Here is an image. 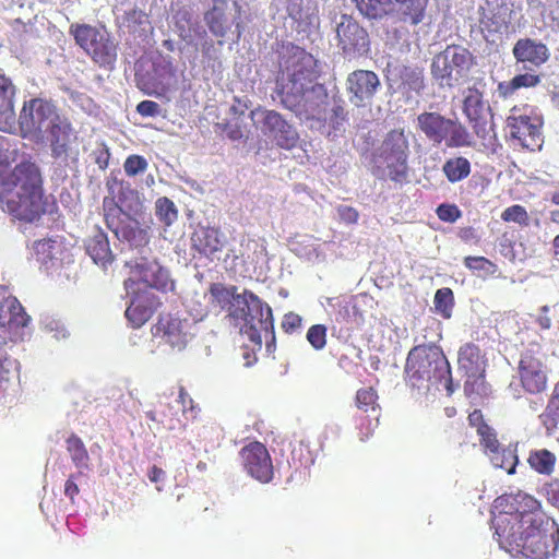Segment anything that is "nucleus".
<instances>
[{"label": "nucleus", "mask_w": 559, "mask_h": 559, "mask_svg": "<svg viewBox=\"0 0 559 559\" xmlns=\"http://www.w3.org/2000/svg\"><path fill=\"white\" fill-rule=\"evenodd\" d=\"M512 55L518 63H528L532 67L539 68L549 60L550 50L540 40L523 37L519 38L513 45Z\"/></svg>", "instance_id": "nucleus-21"}, {"label": "nucleus", "mask_w": 559, "mask_h": 559, "mask_svg": "<svg viewBox=\"0 0 559 559\" xmlns=\"http://www.w3.org/2000/svg\"><path fill=\"white\" fill-rule=\"evenodd\" d=\"M433 304L436 311L444 319H449L452 316V309L454 307V295L452 289L449 287L438 289L435 294Z\"/></svg>", "instance_id": "nucleus-48"}, {"label": "nucleus", "mask_w": 559, "mask_h": 559, "mask_svg": "<svg viewBox=\"0 0 559 559\" xmlns=\"http://www.w3.org/2000/svg\"><path fill=\"white\" fill-rule=\"evenodd\" d=\"M104 28H99L86 23H72L69 27V34L73 37L75 44L85 51Z\"/></svg>", "instance_id": "nucleus-39"}, {"label": "nucleus", "mask_w": 559, "mask_h": 559, "mask_svg": "<svg viewBox=\"0 0 559 559\" xmlns=\"http://www.w3.org/2000/svg\"><path fill=\"white\" fill-rule=\"evenodd\" d=\"M213 5L204 13V21L210 32L216 37H225L230 28V21L227 16V0H212Z\"/></svg>", "instance_id": "nucleus-32"}, {"label": "nucleus", "mask_w": 559, "mask_h": 559, "mask_svg": "<svg viewBox=\"0 0 559 559\" xmlns=\"http://www.w3.org/2000/svg\"><path fill=\"white\" fill-rule=\"evenodd\" d=\"M501 219L503 222H513L526 226L528 224V214L524 206L520 204H514L507 207L501 213Z\"/></svg>", "instance_id": "nucleus-55"}, {"label": "nucleus", "mask_w": 559, "mask_h": 559, "mask_svg": "<svg viewBox=\"0 0 559 559\" xmlns=\"http://www.w3.org/2000/svg\"><path fill=\"white\" fill-rule=\"evenodd\" d=\"M160 111V106L153 100H142L136 105V112L142 117H156Z\"/></svg>", "instance_id": "nucleus-58"}, {"label": "nucleus", "mask_w": 559, "mask_h": 559, "mask_svg": "<svg viewBox=\"0 0 559 559\" xmlns=\"http://www.w3.org/2000/svg\"><path fill=\"white\" fill-rule=\"evenodd\" d=\"M93 155L99 169L105 170L108 168L111 154L109 147L105 143L97 147Z\"/></svg>", "instance_id": "nucleus-59"}, {"label": "nucleus", "mask_w": 559, "mask_h": 559, "mask_svg": "<svg viewBox=\"0 0 559 559\" xmlns=\"http://www.w3.org/2000/svg\"><path fill=\"white\" fill-rule=\"evenodd\" d=\"M139 88L147 95L162 96L167 93L168 87L155 78L136 75Z\"/></svg>", "instance_id": "nucleus-50"}, {"label": "nucleus", "mask_w": 559, "mask_h": 559, "mask_svg": "<svg viewBox=\"0 0 559 559\" xmlns=\"http://www.w3.org/2000/svg\"><path fill=\"white\" fill-rule=\"evenodd\" d=\"M155 212L158 219L166 226H170L178 218V210L175 203L167 197L156 200Z\"/></svg>", "instance_id": "nucleus-47"}, {"label": "nucleus", "mask_w": 559, "mask_h": 559, "mask_svg": "<svg viewBox=\"0 0 559 559\" xmlns=\"http://www.w3.org/2000/svg\"><path fill=\"white\" fill-rule=\"evenodd\" d=\"M67 451L69 452L73 464L76 467H87L88 466V452L80 437L72 433L66 441Z\"/></svg>", "instance_id": "nucleus-44"}, {"label": "nucleus", "mask_w": 559, "mask_h": 559, "mask_svg": "<svg viewBox=\"0 0 559 559\" xmlns=\"http://www.w3.org/2000/svg\"><path fill=\"white\" fill-rule=\"evenodd\" d=\"M178 399H179L178 402L182 406V412L183 413L189 412V413H191L192 417H195L197 411H195L194 402L182 385L179 386Z\"/></svg>", "instance_id": "nucleus-62"}, {"label": "nucleus", "mask_w": 559, "mask_h": 559, "mask_svg": "<svg viewBox=\"0 0 559 559\" xmlns=\"http://www.w3.org/2000/svg\"><path fill=\"white\" fill-rule=\"evenodd\" d=\"M481 24L490 33H502L508 28V22L499 12H489L484 14Z\"/></svg>", "instance_id": "nucleus-53"}, {"label": "nucleus", "mask_w": 559, "mask_h": 559, "mask_svg": "<svg viewBox=\"0 0 559 559\" xmlns=\"http://www.w3.org/2000/svg\"><path fill=\"white\" fill-rule=\"evenodd\" d=\"M209 293L210 304L213 307L227 310L230 317L239 319V312L234 309V302H242L243 295L237 294L236 286L227 287L222 283H213L210 285Z\"/></svg>", "instance_id": "nucleus-28"}, {"label": "nucleus", "mask_w": 559, "mask_h": 559, "mask_svg": "<svg viewBox=\"0 0 559 559\" xmlns=\"http://www.w3.org/2000/svg\"><path fill=\"white\" fill-rule=\"evenodd\" d=\"M463 94V114L466 116L468 122L472 124V128L474 129L475 133L479 138L485 139L488 133V130L487 121L484 119V111L486 105L484 99V92L477 87V84H474L473 86H468Z\"/></svg>", "instance_id": "nucleus-19"}, {"label": "nucleus", "mask_w": 559, "mask_h": 559, "mask_svg": "<svg viewBox=\"0 0 559 559\" xmlns=\"http://www.w3.org/2000/svg\"><path fill=\"white\" fill-rule=\"evenodd\" d=\"M493 507L497 514L492 524L498 540L513 535L525 526L542 525L543 520L549 516L538 499L522 490L499 496L495 499Z\"/></svg>", "instance_id": "nucleus-2"}, {"label": "nucleus", "mask_w": 559, "mask_h": 559, "mask_svg": "<svg viewBox=\"0 0 559 559\" xmlns=\"http://www.w3.org/2000/svg\"><path fill=\"white\" fill-rule=\"evenodd\" d=\"M243 471L261 484H269L274 477V466L267 448L260 441H250L239 451Z\"/></svg>", "instance_id": "nucleus-13"}, {"label": "nucleus", "mask_w": 559, "mask_h": 559, "mask_svg": "<svg viewBox=\"0 0 559 559\" xmlns=\"http://www.w3.org/2000/svg\"><path fill=\"white\" fill-rule=\"evenodd\" d=\"M328 329L324 324L311 325L307 332V341L316 349H323L326 345Z\"/></svg>", "instance_id": "nucleus-54"}, {"label": "nucleus", "mask_w": 559, "mask_h": 559, "mask_svg": "<svg viewBox=\"0 0 559 559\" xmlns=\"http://www.w3.org/2000/svg\"><path fill=\"white\" fill-rule=\"evenodd\" d=\"M147 167L148 163L146 158L138 154L129 155L123 163L124 173L129 177H134L136 175L145 173Z\"/></svg>", "instance_id": "nucleus-52"}, {"label": "nucleus", "mask_w": 559, "mask_h": 559, "mask_svg": "<svg viewBox=\"0 0 559 559\" xmlns=\"http://www.w3.org/2000/svg\"><path fill=\"white\" fill-rule=\"evenodd\" d=\"M191 247L204 257H211L221 251L223 240L219 229L210 226H199L191 235Z\"/></svg>", "instance_id": "nucleus-27"}, {"label": "nucleus", "mask_w": 559, "mask_h": 559, "mask_svg": "<svg viewBox=\"0 0 559 559\" xmlns=\"http://www.w3.org/2000/svg\"><path fill=\"white\" fill-rule=\"evenodd\" d=\"M477 435L479 436L480 445L485 449L487 455L500 447L497 433L490 426H483Z\"/></svg>", "instance_id": "nucleus-56"}, {"label": "nucleus", "mask_w": 559, "mask_h": 559, "mask_svg": "<svg viewBox=\"0 0 559 559\" xmlns=\"http://www.w3.org/2000/svg\"><path fill=\"white\" fill-rule=\"evenodd\" d=\"M377 400V392L372 388L359 389L356 393V405L362 411L361 414H380Z\"/></svg>", "instance_id": "nucleus-45"}, {"label": "nucleus", "mask_w": 559, "mask_h": 559, "mask_svg": "<svg viewBox=\"0 0 559 559\" xmlns=\"http://www.w3.org/2000/svg\"><path fill=\"white\" fill-rule=\"evenodd\" d=\"M464 265L473 271L483 273L485 275L493 274L496 272V264L485 257H465Z\"/></svg>", "instance_id": "nucleus-51"}, {"label": "nucleus", "mask_w": 559, "mask_h": 559, "mask_svg": "<svg viewBox=\"0 0 559 559\" xmlns=\"http://www.w3.org/2000/svg\"><path fill=\"white\" fill-rule=\"evenodd\" d=\"M400 78L407 91L419 93L424 88V74L418 68L403 67Z\"/></svg>", "instance_id": "nucleus-49"}, {"label": "nucleus", "mask_w": 559, "mask_h": 559, "mask_svg": "<svg viewBox=\"0 0 559 559\" xmlns=\"http://www.w3.org/2000/svg\"><path fill=\"white\" fill-rule=\"evenodd\" d=\"M499 545L512 556L527 559H548L559 547V524L548 516L542 525L534 524L499 539Z\"/></svg>", "instance_id": "nucleus-3"}, {"label": "nucleus", "mask_w": 559, "mask_h": 559, "mask_svg": "<svg viewBox=\"0 0 559 559\" xmlns=\"http://www.w3.org/2000/svg\"><path fill=\"white\" fill-rule=\"evenodd\" d=\"M15 85L11 79L0 74V131L12 132L15 126Z\"/></svg>", "instance_id": "nucleus-26"}, {"label": "nucleus", "mask_w": 559, "mask_h": 559, "mask_svg": "<svg viewBox=\"0 0 559 559\" xmlns=\"http://www.w3.org/2000/svg\"><path fill=\"white\" fill-rule=\"evenodd\" d=\"M547 354L538 343H532L525 348L518 362V377L522 390L530 395L544 393L548 386L550 369Z\"/></svg>", "instance_id": "nucleus-9"}, {"label": "nucleus", "mask_w": 559, "mask_h": 559, "mask_svg": "<svg viewBox=\"0 0 559 559\" xmlns=\"http://www.w3.org/2000/svg\"><path fill=\"white\" fill-rule=\"evenodd\" d=\"M86 252L96 264L106 267L114 260L107 235L97 230L86 242Z\"/></svg>", "instance_id": "nucleus-34"}, {"label": "nucleus", "mask_w": 559, "mask_h": 559, "mask_svg": "<svg viewBox=\"0 0 559 559\" xmlns=\"http://www.w3.org/2000/svg\"><path fill=\"white\" fill-rule=\"evenodd\" d=\"M47 131L52 156L56 158L67 157L71 145L76 141V134L73 132L71 123L59 116Z\"/></svg>", "instance_id": "nucleus-24"}, {"label": "nucleus", "mask_w": 559, "mask_h": 559, "mask_svg": "<svg viewBox=\"0 0 559 559\" xmlns=\"http://www.w3.org/2000/svg\"><path fill=\"white\" fill-rule=\"evenodd\" d=\"M103 211L106 226L118 237L131 240L134 237V229L128 224L133 213L128 212L115 198L105 197L103 200Z\"/></svg>", "instance_id": "nucleus-20"}, {"label": "nucleus", "mask_w": 559, "mask_h": 559, "mask_svg": "<svg viewBox=\"0 0 559 559\" xmlns=\"http://www.w3.org/2000/svg\"><path fill=\"white\" fill-rule=\"evenodd\" d=\"M84 52L99 68L111 71L115 69L118 59V44L104 28L97 39Z\"/></svg>", "instance_id": "nucleus-22"}, {"label": "nucleus", "mask_w": 559, "mask_h": 559, "mask_svg": "<svg viewBox=\"0 0 559 559\" xmlns=\"http://www.w3.org/2000/svg\"><path fill=\"white\" fill-rule=\"evenodd\" d=\"M380 414H360L356 417V428L361 442H366L373 436L379 426Z\"/></svg>", "instance_id": "nucleus-46"}, {"label": "nucleus", "mask_w": 559, "mask_h": 559, "mask_svg": "<svg viewBox=\"0 0 559 559\" xmlns=\"http://www.w3.org/2000/svg\"><path fill=\"white\" fill-rule=\"evenodd\" d=\"M405 378L411 386L418 389L425 383L444 381L449 394L453 392L450 364L442 348L435 344L417 345L408 352Z\"/></svg>", "instance_id": "nucleus-4"}, {"label": "nucleus", "mask_w": 559, "mask_h": 559, "mask_svg": "<svg viewBox=\"0 0 559 559\" xmlns=\"http://www.w3.org/2000/svg\"><path fill=\"white\" fill-rule=\"evenodd\" d=\"M409 142L404 129L389 131L372 154L371 173L379 179L403 185L408 181Z\"/></svg>", "instance_id": "nucleus-5"}, {"label": "nucleus", "mask_w": 559, "mask_h": 559, "mask_svg": "<svg viewBox=\"0 0 559 559\" xmlns=\"http://www.w3.org/2000/svg\"><path fill=\"white\" fill-rule=\"evenodd\" d=\"M507 126L511 138L518 140L523 147L533 152L542 148L544 118L537 108L530 105L514 106L507 118Z\"/></svg>", "instance_id": "nucleus-10"}, {"label": "nucleus", "mask_w": 559, "mask_h": 559, "mask_svg": "<svg viewBox=\"0 0 559 559\" xmlns=\"http://www.w3.org/2000/svg\"><path fill=\"white\" fill-rule=\"evenodd\" d=\"M475 64L476 58L467 48L451 45L432 59L431 75L441 88H453L466 81Z\"/></svg>", "instance_id": "nucleus-7"}, {"label": "nucleus", "mask_w": 559, "mask_h": 559, "mask_svg": "<svg viewBox=\"0 0 559 559\" xmlns=\"http://www.w3.org/2000/svg\"><path fill=\"white\" fill-rule=\"evenodd\" d=\"M464 382V393L473 402L488 397L491 393L489 383L485 379V372L467 373Z\"/></svg>", "instance_id": "nucleus-37"}, {"label": "nucleus", "mask_w": 559, "mask_h": 559, "mask_svg": "<svg viewBox=\"0 0 559 559\" xmlns=\"http://www.w3.org/2000/svg\"><path fill=\"white\" fill-rule=\"evenodd\" d=\"M79 476H81V473L70 475L64 484V495L71 500L72 503L80 492L79 486L76 484Z\"/></svg>", "instance_id": "nucleus-64"}, {"label": "nucleus", "mask_w": 559, "mask_h": 559, "mask_svg": "<svg viewBox=\"0 0 559 559\" xmlns=\"http://www.w3.org/2000/svg\"><path fill=\"white\" fill-rule=\"evenodd\" d=\"M264 132H269L276 145L284 150H293L298 145L299 134L296 129L275 110H262Z\"/></svg>", "instance_id": "nucleus-18"}, {"label": "nucleus", "mask_w": 559, "mask_h": 559, "mask_svg": "<svg viewBox=\"0 0 559 559\" xmlns=\"http://www.w3.org/2000/svg\"><path fill=\"white\" fill-rule=\"evenodd\" d=\"M429 0H393L391 13H394L402 23L416 26L426 16Z\"/></svg>", "instance_id": "nucleus-29"}, {"label": "nucleus", "mask_w": 559, "mask_h": 559, "mask_svg": "<svg viewBox=\"0 0 559 559\" xmlns=\"http://www.w3.org/2000/svg\"><path fill=\"white\" fill-rule=\"evenodd\" d=\"M187 326V320H181L169 313L163 314L155 325V334L160 335L170 346L181 349L188 342Z\"/></svg>", "instance_id": "nucleus-23"}, {"label": "nucleus", "mask_w": 559, "mask_h": 559, "mask_svg": "<svg viewBox=\"0 0 559 559\" xmlns=\"http://www.w3.org/2000/svg\"><path fill=\"white\" fill-rule=\"evenodd\" d=\"M361 14L369 19H381L391 14L393 0H355Z\"/></svg>", "instance_id": "nucleus-41"}, {"label": "nucleus", "mask_w": 559, "mask_h": 559, "mask_svg": "<svg viewBox=\"0 0 559 559\" xmlns=\"http://www.w3.org/2000/svg\"><path fill=\"white\" fill-rule=\"evenodd\" d=\"M59 117L55 105L43 98L24 102L19 116V128L22 138L41 140L44 133Z\"/></svg>", "instance_id": "nucleus-11"}, {"label": "nucleus", "mask_w": 559, "mask_h": 559, "mask_svg": "<svg viewBox=\"0 0 559 559\" xmlns=\"http://www.w3.org/2000/svg\"><path fill=\"white\" fill-rule=\"evenodd\" d=\"M527 462L530 466L542 475H550L555 471L556 455L547 449L530 452Z\"/></svg>", "instance_id": "nucleus-40"}, {"label": "nucleus", "mask_w": 559, "mask_h": 559, "mask_svg": "<svg viewBox=\"0 0 559 559\" xmlns=\"http://www.w3.org/2000/svg\"><path fill=\"white\" fill-rule=\"evenodd\" d=\"M109 198H115L121 207L127 210L134 215L140 213L142 210V202L139 193L133 190L129 183L122 180L112 179L107 182Z\"/></svg>", "instance_id": "nucleus-30"}, {"label": "nucleus", "mask_w": 559, "mask_h": 559, "mask_svg": "<svg viewBox=\"0 0 559 559\" xmlns=\"http://www.w3.org/2000/svg\"><path fill=\"white\" fill-rule=\"evenodd\" d=\"M495 467L504 469L508 474H514L515 467L519 463L516 451L509 448H497L496 451L488 454Z\"/></svg>", "instance_id": "nucleus-43"}, {"label": "nucleus", "mask_w": 559, "mask_h": 559, "mask_svg": "<svg viewBox=\"0 0 559 559\" xmlns=\"http://www.w3.org/2000/svg\"><path fill=\"white\" fill-rule=\"evenodd\" d=\"M316 59L304 48L289 44L283 48L278 60L277 85L280 96L289 92L292 85H301L317 80Z\"/></svg>", "instance_id": "nucleus-6"}, {"label": "nucleus", "mask_w": 559, "mask_h": 559, "mask_svg": "<svg viewBox=\"0 0 559 559\" xmlns=\"http://www.w3.org/2000/svg\"><path fill=\"white\" fill-rule=\"evenodd\" d=\"M347 117L348 112L345 109V106L343 104L335 105L330 117V122L333 129H340V127L347 120Z\"/></svg>", "instance_id": "nucleus-60"}, {"label": "nucleus", "mask_w": 559, "mask_h": 559, "mask_svg": "<svg viewBox=\"0 0 559 559\" xmlns=\"http://www.w3.org/2000/svg\"><path fill=\"white\" fill-rule=\"evenodd\" d=\"M340 219L345 224H356L359 218V213L356 209L348 205H341L337 207Z\"/></svg>", "instance_id": "nucleus-61"}, {"label": "nucleus", "mask_w": 559, "mask_h": 559, "mask_svg": "<svg viewBox=\"0 0 559 559\" xmlns=\"http://www.w3.org/2000/svg\"><path fill=\"white\" fill-rule=\"evenodd\" d=\"M126 264L130 267V274L134 281L162 293L175 290V282L170 278L168 270L162 266L156 259L140 257Z\"/></svg>", "instance_id": "nucleus-14"}, {"label": "nucleus", "mask_w": 559, "mask_h": 559, "mask_svg": "<svg viewBox=\"0 0 559 559\" xmlns=\"http://www.w3.org/2000/svg\"><path fill=\"white\" fill-rule=\"evenodd\" d=\"M29 320V316L15 297L9 296L0 302V328L8 333H16L25 328Z\"/></svg>", "instance_id": "nucleus-25"}, {"label": "nucleus", "mask_w": 559, "mask_h": 559, "mask_svg": "<svg viewBox=\"0 0 559 559\" xmlns=\"http://www.w3.org/2000/svg\"><path fill=\"white\" fill-rule=\"evenodd\" d=\"M436 213L440 221L447 223H454L462 215L461 210L455 204L448 203L440 204L437 207Z\"/></svg>", "instance_id": "nucleus-57"}, {"label": "nucleus", "mask_w": 559, "mask_h": 559, "mask_svg": "<svg viewBox=\"0 0 559 559\" xmlns=\"http://www.w3.org/2000/svg\"><path fill=\"white\" fill-rule=\"evenodd\" d=\"M290 453L287 463L294 473H302L314 463V454L308 442L298 440L289 443Z\"/></svg>", "instance_id": "nucleus-35"}, {"label": "nucleus", "mask_w": 559, "mask_h": 559, "mask_svg": "<svg viewBox=\"0 0 559 559\" xmlns=\"http://www.w3.org/2000/svg\"><path fill=\"white\" fill-rule=\"evenodd\" d=\"M380 87L381 81L371 70H354L346 78L348 99L356 107H366L371 104Z\"/></svg>", "instance_id": "nucleus-16"}, {"label": "nucleus", "mask_w": 559, "mask_h": 559, "mask_svg": "<svg viewBox=\"0 0 559 559\" xmlns=\"http://www.w3.org/2000/svg\"><path fill=\"white\" fill-rule=\"evenodd\" d=\"M242 304L246 308L238 311L239 318L243 319L247 324L258 323L264 337L266 340L270 337L274 342V320L271 307L250 290L243 292Z\"/></svg>", "instance_id": "nucleus-17"}, {"label": "nucleus", "mask_w": 559, "mask_h": 559, "mask_svg": "<svg viewBox=\"0 0 559 559\" xmlns=\"http://www.w3.org/2000/svg\"><path fill=\"white\" fill-rule=\"evenodd\" d=\"M471 163L466 157L454 156L448 158L443 166L442 171L451 183L464 180L471 174Z\"/></svg>", "instance_id": "nucleus-38"}, {"label": "nucleus", "mask_w": 559, "mask_h": 559, "mask_svg": "<svg viewBox=\"0 0 559 559\" xmlns=\"http://www.w3.org/2000/svg\"><path fill=\"white\" fill-rule=\"evenodd\" d=\"M542 82V76L536 73L526 72L513 76L509 81L499 82L497 92L503 99L512 97L520 88H531L537 86Z\"/></svg>", "instance_id": "nucleus-36"}, {"label": "nucleus", "mask_w": 559, "mask_h": 559, "mask_svg": "<svg viewBox=\"0 0 559 559\" xmlns=\"http://www.w3.org/2000/svg\"><path fill=\"white\" fill-rule=\"evenodd\" d=\"M459 369L464 374L472 372H486L487 360L481 349L475 343L463 344L457 353Z\"/></svg>", "instance_id": "nucleus-31"}, {"label": "nucleus", "mask_w": 559, "mask_h": 559, "mask_svg": "<svg viewBox=\"0 0 559 559\" xmlns=\"http://www.w3.org/2000/svg\"><path fill=\"white\" fill-rule=\"evenodd\" d=\"M287 14L294 21H302L305 16L304 0H288Z\"/></svg>", "instance_id": "nucleus-63"}, {"label": "nucleus", "mask_w": 559, "mask_h": 559, "mask_svg": "<svg viewBox=\"0 0 559 559\" xmlns=\"http://www.w3.org/2000/svg\"><path fill=\"white\" fill-rule=\"evenodd\" d=\"M160 306L155 297L136 298L132 300L126 310V318L133 328L144 325Z\"/></svg>", "instance_id": "nucleus-33"}, {"label": "nucleus", "mask_w": 559, "mask_h": 559, "mask_svg": "<svg viewBox=\"0 0 559 559\" xmlns=\"http://www.w3.org/2000/svg\"><path fill=\"white\" fill-rule=\"evenodd\" d=\"M39 168L32 162L17 164L10 173L0 174L2 210L17 219L33 222L46 212Z\"/></svg>", "instance_id": "nucleus-1"}, {"label": "nucleus", "mask_w": 559, "mask_h": 559, "mask_svg": "<svg viewBox=\"0 0 559 559\" xmlns=\"http://www.w3.org/2000/svg\"><path fill=\"white\" fill-rule=\"evenodd\" d=\"M338 46L349 58H359L370 52L368 32L354 19L344 15L336 28Z\"/></svg>", "instance_id": "nucleus-15"}, {"label": "nucleus", "mask_w": 559, "mask_h": 559, "mask_svg": "<svg viewBox=\"0 0 559 559\" xmlns=\"http://www.w3.org/2000/svg\"><path fill=\"white\" fill-rule=\"evenodd\" d=\"M280 97L283 106L297 115L314 114L325 103L328 92L323 84L311 80V83L301 87H290L289 92Z\"/></svg>", "instance_id": "nucleus-12"}, {"label": "nucleus", "mask_w": 559, "mask_h": 559, "mask_svg": "<svg viewBox=\"0 0 559 559\" xmlns=\"http://www.w3.org/2000/svg\"><path fill=\"white\" fill-rule=\"evenodd\" d=\"M417 127L433 144L444 143L447 147H465L473 144L465 126L436 111L418 115Z\"/></svg>", "instance_id": "nucleus-8"}, {"label": "nucleus", "mask_w": 559, "mask_h": 559, "mask_svg": "<svg viewBox=\"0 0 559 559\" xmlns=\"http://www.w3.org/2000/svg\"><path fill=\"white\" fill-rule=\"evenodd\" d=\"M146 418L151 421L157 423L166 430H176L183 427L178 413L174 412L173 407L169 405H165L160 411L146 412Z\"/></svg>", "instance_id": "nucleus-42"}]
</instances>
